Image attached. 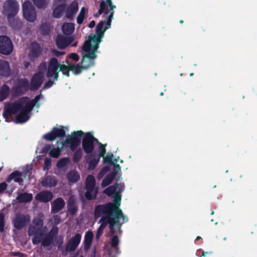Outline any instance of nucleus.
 <instances>
[{"instance_id":"49530a36","label":"nucleus","mask_w":257,"mask_h":257,"mask_svg":"<svg viewBox=\"0 0 257 257\" xmlns=\"http://www.w3.org/2000/svg\"><path fill=\"white\" fill-rule=\"evenodd\" d=\"M114 11L109 12V15L107 17L106 20L104 22L105 27L104 28V31H106L110 27L111 23L112 20L113 19Z\"/></svg>"},{"instance_id":"f8f14e48","label":"nucleus","mask_w":257,"mask_h":257,"mask_svg":"<svg viewBox=\"0 0 257 257\" xmlns=\"http://www.w3.org/2000/svg\"><path fill=\"white\" fill-rule=\"evenodd\" d=\"M94 64V59L85 58L83 63H81V62H80V63L75 65H70V70L74 74L77 75L82 72L83 69H87L93 66Z\"/></svg>"},{"instance_id":"338daca9","label":"nucleus","mask_w":257,"mask_h":257,"mask_svg":"<svg viewBox=\"0 0 257 257\" xmlns=\"http://www.w3.org/2000/svg\"><path fill=\"white\" fill-rule=\"evenodd\" d=\"M65 39L66 40V43L67 44V47L68 46H69V45L71 44V43L73 41V39L71 37H65Z\"/></svg>"},{"instance_id":"423d86ee","label":"nucleus","mask_w":257,"mask_h":257,"mask_svg":"<svg viewBox=\"0 0 257 257\" xmlns=\"http://www.w3.org/2000/svg\"><path fill=\"white\" fill-rule=\"evenodd\" d=\"M3 13L7 18L16 17L18 13L19 5L16 0H6L3 5Z\"/></svg>"},{"instance_id":"4be33fe9","label":"nucleus","mask_w":257,"mask_h":257,"mask_svg":"<svg viewBox=\"0 0 257 257\" xmlns=\"http://www.w3.org/2000/svg\"><path fill=\"white\" fill-rule=\"evenodd\" d=\"M11 73L10 64L7 61L0 59V75L4 77H9Z\"/></svg>"},{"instance_id":"c9c22d12","label":"nucleus","mask_w":257,"mask_h":257,"mask_svg":"<svg viewBox=\"0 0 257 257\" xmlns=\"http://www.w3.org/2000/svg\"><path fill=\"white\" fill-rule=\"evenodd\" d=\"M96 181L94 177L91 175H88L85 181V188L95 189Z\"/></svg>"},{"instance_id":"aec40b11","label":"nucleus","mask_w":257,"mask_h":257,"mask_svg":"<svg viewBox=\"0 0 257 257\" xmlns=\"http://www.w3.org/2000/svg\"><path fill=\"white\" fill-rule=\"evenodd\" d=\"M53 197L51 192L48 191H43L38 193L35 198L36 200L43 203H47L50 201Z\"/></svg>"},{"instance_id":"6e6552de","label":"nucleus","mask_w":257,"mask_h":257,"mask_svg":"<svg viewBox=\"0 0 257 257\" xmlns=\"http://www.w3.org/2000/svg\"><path fill=\"white\" fill-rule=\"evenodd\" d=\"M23 16L25 19L30 22H34L37 18L36 9L29 1L24 2L22 6Z\"/></svg>"},{"instance_id":"e433bc0d","label":"nucleus","mask_w":257,"mask_h":257,"mask_svg":"<svg viewBox=\"0 0 257 257\" xmlns=\"http://www.w3.org/2000/svg\"><path fill=\"white\" fill-rule=\"evenodd\" d=\"M10 92V88L7 84H4L0 89V101L7 98Z\"/></svg>"},{"instance_id":"4468645a","label":"nucleus","mask_w":257,"mask_h":257,"mask_svg":"<svg viewBox=\"0 0 257 257\" xmlns=\"http://www.w3.org/2000/svg\"><path fill=\"white\" fill-rule=\"evenodd\" d=\"M81 239V236L79 233H77L74 236H72L67 243L65 252H63L62 254L66 255L67 252L75 250L80 242Z\"/></svg>"},{"instance_id":"39448f33","label":"nucleus","mask_w":257,"mask_h":257,"mask_svg":"<svg viewBox=\"0 0 257 257\" xmlns=\"http://www.w3.org/2000/svg\"><path fill=\"white\" fill-rule=\"evenodd\" d=\"M84 135V133L82 131L72 132L71 135H68L64 142H61L62 147L66 144L69 145L71 150L74 152L80 145L81 137Z\"/></svg>"},{"instance_id":"0eeeda50","label":"nucleus","mask_w":257,"mask_h":257,"mask_svg":"<svg viewBox=\"0 0 257 257\" xmlns=\"http://www.w3.org/2000/svg\"><path fill=\"white\" fill-rule=\"evenodd\" d=\"M30 90V83L26 78L18 79L12 87V91L16 96L23 95Z\"/></svg>"},{"instance_id":"4d7b16f0","label":"nucleus","mask_w":257,"mask_h":257,"mask_svg":"<svg viewBox=\"0 0 257 257\" xmlns=\"http://www.w3.org/2000/svg\"><path fill=\"white\" fill-rule=\"evenodd\" d=\"M113 157V155L112 154H111L110 156H107L106 157H102L103 158V163H108L111 165L113 164V162L112 161V158Z\"/></svg>"},{"instance_id":"f704fd0d","label":"nucleus","mask_w":257,"mask_h":257,"mask_svg":"<svg viewBox=\"0 0 257 257\" xmlns=\"http://www.w3.org/2000/svg\"><path fill=\"white\" fill-rule=\"evenodd\" d=\"M116 175V172H111L109 174H107L102 180L101 186L103 187L108 186L112 182Z\"/></svg>"},{"instance_id":"9d476101","label":"nucleus","mask_w":257,"mask_h":257,"mask_svg":"<svg viewBox=\"0 0 257 257\" xmlns=\"http://www.w3.org/2000/svg\"><path fill=\"white\" fill-rule=\"evenodd\" d=\"M13 50V45L10 38L7 36H0V53L9 55Z\"/></svg>"},{"instance_id":"72a5a7b5","label":"nucleus","mask_w":257,"mask_h":257,"mask_svg":"<svg viewBox=\"0 0 257 257\" xmlns=\"http://www.w3.org/2000/svg\"><path fill=\"white\" fill-rule=\"evenodd\" d=\"M86 191L85 193V197L88 200H92L95 199L97 197L98 193V189L96 188L95 189L85 188Z\"/></svg>"},{"instance_id":"79ce46f5","label":"nucleus","mask_w":257,"mask_h":257,"mask_svg":"<svg viewBox=\"0 0 257 257\" xmlns=\"http://www.w3.org/2000/svg\"><path fill=\"white\" fill-rule=\"evenodd\" d=\"M74 151L75 152L73 156V161L74 163H77L80 162L82 158L83 152L81 148L76 149Z\"/></svg>"},{"instance_id":"6ab92c4d","label":"nucleus","mask_w":257,"mask_h":257,"mask_svg":"<svg viewBox=\"0 0 257 257\" xmlns=\"http://www.w3.org/2000/svg\"><path fill=\"white\" fill-rule=\"evenodd\" d=\"M28 221V218L24 214L17 215L14 219V225L17 229H22Z\"/></svg>"},{"instance_id":"a211bd4d","label":"nucleus","mask_w":257,"mask_h":257,"mask_svg":"<svg viewBox=\"0 0 257 257\" xmlns=\"http://www.w3.org/2000/svg\"><path fill=\"white\" fill-rule=\"evenodd\" d=\"M62 148H55L53 145H46L43 148V150L46 153H48L51 157L58 158L62 151Z\"/></svg>"},{"instance_id":"20e7f679","label":"nucleus","mask_w":257,"mask_h":257,"mask_svg":"<svg viewBox=\"0 0 257 257\" xmlns=\"http://www.w3.org/2000/svg\"><path fill=\"white\" fill-rule=\"evenodd\" d=\"M26 99V98H21L14 102L8 103L5 106L3 115L6 120L9 117L19 112L25 104Z\"/></svg>"},{"instance_id":"13d9d810","label":"nucleus","mask_w":257,"mask_h":257,"mask_svg":"<svg viewBox=\"0 0 257 257\" xmlns=\"http://www.w3.org/2000/svg\"><path fill=\"white\" fill-rule=\"evenodd\" d=\"M33 222L36 226L40 228L43 225V220L40 218L35 219L33 221Z\"/></svg>"},{"instance_id":"a19ab883","label":"nucleus","mask_w":257,"mask_h":257,"mask_svg":"<svg viewBox=\"0 0 257 257\" xmlns=\"http://www.w3.org/2000/svg\"><path fill=\"white\" fill-rule=\"evenodd\" d=\"M44 234L42 230L39 233L33 235V237L32 239L33 244L37 245L40 242L42 243Z\"/></svg>"},{"instance_id":"ddd939ff","label":"nucleus","mask_w":257,"mask_h":257,"mask_svg":"<svg viewBox=\"0 0 257 257\" xmlns=\"http://www.w3.org/2000/svg\"><path fill=\"white\" fill-rule=\"evenodd\" d=\"M44 78V77L42 72L39 71L35 73L31 79L30 90L32 91L38 90L43 82Z\"/></svg>"},{"instance_id":"4c0bfd02","label":"nucleus","mask_w":257,"mask_h":257,"mask_svg":"<svg viewBox=\"0 0 257 257\" xmlns=\"http://www.w3.org/2000/svg\"><path fill=\"white\" fill-rule=\"evenodd\" d=\"M67 178L70 183H75L80 179V176L76 171L71 170L67 174Z\"/></svg>"},{"instance_id":"2f4dec72","label":"nucleus","mask_w":257,"mask_h":257,"mask_svg":"<svg viewBox=\"0 0 257 257\" xmlns=\"http://www.w3.org/2000/svg\"><path fill=\"white\" fill-rule=\"evenodd\" d=\"M74 24L72 23H64L62 27L63 33L67 36L72 34L74 31Z\"/></svg>"},{"instance_id":"603ef678","label":"nucleus","mask_w":257,"mask_h":257,"mask_svg":"<svg viewBox=\"0 0 257 257\" xmlns=\"http://www.w3.org/2000/svg\"><path fill=\"white\" fill-rule=\"evenodd\" d=\"M5 215L3 213H0V232H3L5 231Z\"/></svg>"},{"instance_id":"37998d69","label":"nucleus","mask_w":257,"mask_h":257,"mask_svg":"<svg viewBox=\"0 0 257 257\" xmlns=\"http://www.w3.org/2000/svg\"><path fill=\"white\" fill-rule=\"evenodd\" d=\"M39 31L41 34L43 36H47L49 34L50 29L49 25L46 23H43L41 25Z\"/></svg>"},{"instance_id":"bf43d9fd","label":"nucleus","mask_w":257,"mask_h":257,"mask_svg":"<svg viewBox=\"0 0 257 257\" xmlns=\"http://www.w3.org/2000/svg\"><path fill=\"white\" fill-rule=\"evenodd\" d=\"M85 18V16L81 14H78L76 18L77 23L78 25H81L83 23Z\"/></svg>"},{"instance_id":"5701e85b","label":"nucleus","mask_w":257,"mask_h":257,"mask_svg":"<svg viewBox=\"0 0 257 257\" xmlns=\"http://www.w3.org/2000/svg\"><path fill=\"white\" fill-rule=\"evenodd\" d=\"M7 20L10 26L14 30H19L23 27V22L19 18H16V17H8Z\"/></svg>"},{"instance_id":"a18cd8bd","label":"nucleus","mask_w":257,"mask_h":257,"mask_svg":"<svg viewBox=\"0 0 257 257\" xmlns=\"http://www.w3.org/2000/svg\"><path fill=\"white\" fill-rule=\"evenodd\" d=\"M70 163V159L68 157H64L60 159L57 163L58 168L61 169L65 167Z\"/></svg>"},{"instance_id":"f3484780","label":"nucleus","mask_w":257,"mask_h":257,"mask_svg":"<svg viewBox=\"0 0 257 257\" xmlns=\"http://www.w3.org/2000/svg\"><path fill=\"white\" fill-rule=\"evenodd\" d=\"M59 68L58 60L56 58H52L50 59L47 72V77L51 78L53 77L55 73L58 72V69Z\"/></svg>"},{"instance_id":"3c124183","label":"nucleus","mask_w":257,"mask_h":257,"mask_svg":"<svg viewBox=\"0 0 257 257\" xmlns=\"http://www.w3.org/2000/svg\"><path fill=\"white\" fill-rule=\"evenodd\" d=\"M98 143L99 145V152L97 157L100 158L101 157H103L106 153L105 146H106V145H103L99 142H98Z\"/></svg>"},{"instance_id":"7ed1b4c3","label":"nucleus","mask_w":257,"mask_h":257,"mask_svg":"<svg viewBox=\"0 0 257 257\" xmlns=\"http://www.w3.org/2000/svg\"><path fill=\"white\" fill-rule=\"evenodd\" d=\"M67 0H53V16L54 18L60 19L64 14L65 17L71 21L74 19L79 10L77 1L74 0L69 4Z\"/></svg>"},{"instance_id":"0e129e2a","label":"nucleus","mask_w":257,"mask_h":257,"mask_svg":"<svg viewBox=\"0 0 257 257\" xmlns=\"http://www.w3.org/2000/svg\"><path fill=\"white\" fill-rule=\"evenodd\" d=\"M54 84H55V83L53 81H52L51 80H49L44 84V89L49 88L51 87V86H52Z\"/></svg>"},{"instance_id":"b1692460","label":"nucleus","mask_w":257,"mask_h":257,"mask_svg":"<svg viewBox=\"0 0 257 257\" xmlns=\"http://www.w3.org/2000/svg\"><path fill=\"white\" fill-rule=\"evenodd\" d=\"M65 203L64 200L61 198H58L55 199L52 203L51 212L53 213H57L61 211L64 207Z\"/></svg>"},{"instance_id":"dca6fc26","label":"nucleus","mask_w":257,"mask_h":257,"mask_svg":"<svg viewBox=\"0 0 257 257\" xmlns=\"http://www.w3.org/2000/svg\"><path fill=\"white\" fill-rule=\"evenodd\" d=\"M116 8L115 5L112 4L111 0L101 1L100 3V7L98 11L99 15H101L104 13L105 14H107L110 11H113V10Z\"/></svg>"},{"instance_id":"774afa93","label":"nucleus","mask_w":257,"mask_h":257,"mask_svg":"<svg viewBox=\"0 0 257 257\" xmlns=\"http://www.w3.org/2000/svg\"><path fill=\"white\" fill-rule=\"evenodd\" d=\"M114 167V170L113 172H116V173L120 171V166L117 164H114L113 163V164H112Z\"/></svg>"},{"instance_id":"393cba45","label":"nucleus","mask_w":257,"mask_h":257,"mask_svg":"<svg viewBox=\"0 0 257 257\" xmlns=\"http://www.w3.org/2000/svg\"><path fill=\"white\" fill-rule=\"evenodd\" d=\"M22 172L18 170L14 171L9 175L6 179V181L9 183L13 179L15 182L21 185L23 181V179L22 178Z\"/></svg>"},{"instance_id":"9b49d317","label":"nucleus","mask_w":257,"mask_h":257,"mask_svg":"<svg viewBox=\"0 0 257 257\" xmlns=\"http://www.w3.org/2000/svg\"><path fill=\"white\" fill-rule=\"evenodd\" d=\"M64 127L62 125L61 128L54 127L50 132L44 135L43 138L48 141H53L57 138H64L66 135Z\"/></svg>"},{"instance_id":"680f3d73","label":"nucleus","mask_w":257,"mask_h":257,"mask_svg":"<svg viewBox=\"0 0 257 257\" xmlns=\"http://www.w3.org/2000/svg\"><path fill=\"white\" fill-rule=\"evenodd\" d=\"M51 52L54 56L56 57H59L61 55L65 54V52H60L54 49L51 50Z\"/></svg>"},{"instance_id":"a878e982","label":"nucleus","mask_w":257,"mask_h":257,"mask_svg":"<svg viewBox=\"0 0 257 257\" xmlns=\"http://www.w3.org/2000/svg\"><path fill=\"white\" fill-rule=\"evenodd\" d=\"M94 154H91L86 157V160L88 162V169L90 170H94L98 164L100 158L97 156L95 157Z\"/></svg>"},{"instance_id":"ea45409f","label":"nucleus","mask_w":257,"mask_h":257,"mask_svg":"<svg viewBox=\"0 0 257 257\" xmlns=\"http://www.w3.org/2000/svg\"><path fill=\"white\" fill-rule=\"evenodd\" d=\"M54 240L51 237L46 234H44L41 245L44 247H47L51 245L54 243Z\"/></svg>"},{"instance_id":"6e6d98bb","label":"nucleus","mask_w":257,"mask_h":257,"mask_svg":"<svg viewBox=\"0 0 257 257\" xmlns=\"http://www.w3.org/2000/svg\"><path fill=\"white\" fill-rule=\"evenodd\" d=\"M58 233V228L56 227L52 228L47 234L51 237H52V239L54 240Z\"/></svg>"},{"instance_id":"c03bdc74","label":"nucleus","mask_w":257,"mask_h":257,"mask_svg":"<svg viewBox=\"0 0 257 257\" xmlns=\"http://www.w3.org/2000/svg\"><path fill=\"white\" fill-rule=\"evenodd\" d=\"M100 223H101L99 227L97 230L96 237L97 238H99L103 233L104 229L106 227L108 222H106V220L101 221Z\"/></svg>"},{"instance_id":"cd10ccee","label":"nucleus","mask_w":257,"mask_h":257,"mask_svg":"<svg viewBox=\"0 0 257 257\" xmlns=\"http://www.w3.org/2000/svg\"><path fill=\"white\" fill-rule=\"evenodd\" d=\"M67 209L69 213L71 215H75L78 211V207L76 205L75 200L71 197L69 198L67 202Z\"/></svg>"},{"instance_id":"8fccbe9b","label":"nucleus","mask_w":257,"mask_h":257,"mask_svg":"<svg viewBox=\"0 0 257 257\" xmlns=\"http://www.w3.org/2000/svg\"><path fill=\"white\" fill-rule=\"evenodd\" d=\"M35 5L39 9H44L46 7V0H33Z\"/></svg>"},{"instance_id":"09e8293b","label":"nucleus","mask_w":257,"mask_h":257,"mask_svg":"<svg viewBox=\"0 0 257 257\" xmlns=\"http://www.w3.org/2000/svg\"><path fill=\"white\" fill-rule=\"evenodd\" d=\"M42 231L41 229L34 226H30L28 228V233L29 236H33Z\"/></svg>"},{"instance_id":"69168bd1","label":"nucleus","mask_w":257,"mask_h":257,"mask_svg":"<svg viewBox=\"0 0 257 257\" xmlns=\"http://www.w3.org/2000/svg\"><path fill=\"white\" fill-rule=\"evenodd\" d=\"M12 254L14 256H18L19 257H26V255L23 253L20 252H13Z\"/></svg>"},{"instance_id":"de8ad7c7","label":"nucleus","mask_w":257,"mask_h":257,"mask_svg":"<svg viewBox=\"0 0 257 257\" xmlns=\"http://www.w3.org/2000/svg\"><path fill=\"white\" fill-rule=\"evenodd\" d=\"M59 68L60 71H61L64 75H66L67 77L69 76V72L71 71L70 65L66 66L64 64H59Z\"/></svg>"},{"instance_id":"864d4df0","label":"nucleus","mask_w":257,"mask_h":257,"mask_svg":"<svg viewBox=\"0 0 257 257\" xmlns=\"http://www.w3.org/2000/svg\"><path fill=\"white\" fill-rule=\"evenodd\" d=\"M52 164V160L49 158H46L44 160V166H43V170H48Z\"/></svg>"},{"instance_id":"bb28decb","label":"nucleus","mask_w":257,"mask_h":257,"mask_svg":"<svg viewBox=\"0 0 257 257\" xmlns=\"http://www.w3.org/2000/svg\"><path fill=\"white\" fill-rule=\"evenodd\" d=\"M42 53L41 45L36 42H33L31 44L30 55L34 58H37Z\"/></svg>"},{"instance_id":"c756f323","label":"nucleus","mask_w":257,"mask_h":257,"mask_svg":"<svg viewBox=\"0 0 257 257\" xmlns=\"http://www.w3.org/2000/svg\"><path fill=\"white\" fill-rule=\"evenodd\" d=\"M93 237V233L91 231L86 232L84 236V249L85 250H88L91 246Z\"/></svg>"},{"instance_id":"412c9836","label":"nucleus","mask_w":257,"mask_h":257,"mask_svg":"<svg viewBox=\"0 0 257 257\" xmlns=\"http://www.w3.org/2000/svg\"><path fill=\"white\" fill-rule=\"evenodd\" d=\"M57 184L55 177L53 176L45 175L44 179L41 181V184L45 187H53Z\"/></svg>"},{"instance_id":"c85d7f7f","label":"nucleus","mask_w":257,"mask_h":257,"mask_svg":"<svg viewBox=\"0 0 257 257\" xmlns=\"http://www.w3.org/2000/svg\"><path fill=\"white\" fill-rule=\"evenodd\" d=\"M118 186V183H116L114 185L110 186L107 187L104 190V193L106 194L108 196H112L114 197V203H115V197L116 195H119L121 197V195L120 194V191L116 192L117 188Z\"/></svg>"},{"instance_id":"7c9ffc66","label":"nucleus","mask_w":257,"mask_h":257,"mask_svg":"<svg viewBox=\"0 0 257 257\" xmlns=\"http://www.w3.org/2000/svg\"><path fill=\"white\" fill-rule=\"evenodd\" d=\"M16 199L19 203H28L33 200V195L31 193L25 192L18 195Z\"/></svg>"},{"instance_id":"052dcab7","label":"nucleus","mask_w":257,"mask_h":257,"mask_svg":"<svg viewBox=\"0 0 257 257\" xmlns=\"http://www.w3.org/2000/svg\"><path fill=\"white\" fill-rule=\"evenodd\" d=\"M68 57L69 58L72 59V60H73L74 61H75L76 62L78 61L79 60V55L77 53H71L70 54H69L68 55Z\"/></svg>"},{"instance_id":"f03ea898","label":"nucleus","mask_w":257,"mask_h":257,"mask_svg":"<svg viewBox=\"0 0 257 257\" xmlns=\"http://www.w3.org/2000/svg\"><path fill=\"white\" fill-rule=\"evenodd\" d=\"M104 25V21H100L96 27V35H90L88 39L85 41L82 47L83 51L86 52L82 54L81 63H83L85 58L95 59L97 57L96 53L99 48V44L101 42V38L103 37L105 31L103 30Z\"/></svg>"},{"instance_id":"473e14b6","label":"nucleus","mask_w":257,"mask_h":257,"mask_svg":"<svg viewBox=\"0 0 257 257\" xmlns=\"http://www.w3.org/2000/svg\"><path fill=\"white\" fill-rule=\"evenodd\" d=\"M42 95L39 94L36 95L35 98L31 100H29V98L28 97H23L22 98H26V99L25 100L26 104L27 105V107H29L30 110H33L34 107L37 105V103L40 100Z\"/></svg>"},{"instance_id":"58836bf2","label":"nucleus","mask_w":257,"mask_h":257,"mask_svg":"<svg viewBox=\"0 0 257 257\" xmlns=\"http://www.w3.org/2000/svg\"><path fill=\"white\" fill-rule=\"evenodd\" d=\"M65 37L61 35H58L56 40L57 46L59 49H64L67 47Z\"/></svg>"},{"instance_id":"e2e57ef3","label":"nucleus","mask_w":257,"mask_h":257,"mask_svg":"<svg viewBox=\"0 0 257 257\" xmlns=\"http://www.w3.org/2000/svg\"><path fill=\"white\" fill-rule=\"evenodd\" d=\"M8 187L7 184L4 182L0 183V193H3L4 191H5Z\"/></svg>"},{"instance_id":"5fc2aeb1","label":"nucleus","mask_w":257,"mask_h":257,"mask_svg":"<svg viewBox=\"0 0 257 257\" xmlns=\"http://www.w3.org/2000/svg\"><path fill=\"white\" fill-rule=\"evenodd\" d=\"M119 243V240L118 236L115 235H114L111 240L110 245L111 247L115 248L117 246Z\"/></svg>"},{"instance_id":"f257e3e1","label":"nucleus","mask_w":257,"mask_h":257,"mask_svg":"<svg viewBox=\"0 0 257 257\" xmlns=\"http://www.w3.org/2000/svg\"><path fill=\"white\" fill-rule=\"evenodd\" d=\"M120 205V196L116 195L115 197V203L108 202L103 204L97 205L94 209V219H97L101 216L102 214H104L100 218L99 222L106 220V222H108L109 224L110 233L112 235L115 233V226L120 229L122 224L128 220L127 217L119 208Z\"/></svg>"},{"instance_id":"2eb2a0df","label":"nucleus","mask_w":257,"mask_h":257,"mask_svg":"<svg viewBox=\"0 0 257 257\" xmlns=\"http://www.w3.org/2000/svg\"><path fill=\"white\" fill-rule=\"evenodd\" d=\"M32 110H30L29 107H27V105L25 102V104L23 105V107L19 110V113L18 114L16 117L15 120L16 122L19 123H23L27 121L30 118L29 113Z\"/></svg>"},{"instance_id":"1a4fd4ad","label":"nucleus","mask_w":257,"mask_h":257,"mask_svg":"<svg viewBox=\"0 0 257 257\" xmlns=\"http://www.w3.org/2000/svg\"><path fill=\"white\" fill-rule=\"evenodd\" d=\"M95 142H98L91 133L84 134L82 142V147L86 154H91L94 150Z\"/></svg>"}]
</instances>
